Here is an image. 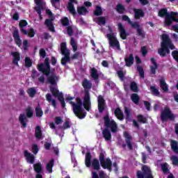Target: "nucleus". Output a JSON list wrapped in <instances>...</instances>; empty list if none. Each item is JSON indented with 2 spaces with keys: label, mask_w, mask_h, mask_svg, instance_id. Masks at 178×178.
<instances>
[{
  "label": "nucleus",
  "mask_w": 178,
  "mask_h": 178,
  "mask_svg": "<svg viewBox=\"0 0 178 178\" xmlns=\"http://www.w3.org/2000/svg\"><path fill=\"white\" fill-rule=\"evenodd\" d=\"M38 72H41L42 74L47 77V83L52 86L50 88V91L56 98H59L60 96L63 95L62 92H59V90L55 86H58V80L59 76L54 72L51 73V64H49V58L47 57L44 59V63H40L37 65Z\"/></svg>",
  "instance_id": "obj_1"
},
{
  "label": "nucleus",
  "mask_w": 178,
  "mask_h": 178,
  "mask_svg": "<svg viewBox=\"0 0 178 178\" xmlns=\"http://www.w3.org/2000/svg\"><path fill=\"white\" fill-rule=\"evenodd\" d=\"M74 99V97L67 96L65 98V101H70V104L72 105L73 108V112L79 119H84L87 114L84 112L83 109V106L85 108L86 111L90 112L91 110V97L90 96V92L87 90H85V96L83 97V102L81 101L80 97H76V103L72 102Z\"/></svg>",
  "instance_id": "obj_2"
},
{
  "label": "nucleus",
  "mask_w": 178,
  "mask_h": 178,
  "mask_svg": "<svg viewBox=\"0 0 178 178\" xmlns=\"http://www.w3.org/2000/svg\"><path fill=\"white\" fill-rule=\"evenodd\" d=\"M91 159L92 161H91ZM85 165L86 168H92L94 170H100L101 166L103 169H107L112 172V160L109 157L105 159V152H101L99 154V160L97 158L92 159L90 152H87L85 156Z\"/></svg>",
  "instance_id": "obj_3"
},
{
  "label": "nucleus",
  "mask_w": 178,
  "mask_h": 178,
  "mask_svg": "<svg viewBox=\"0 0 178 178\" xmlns=\"http://www.w3.org/2000/svg\"><path fill=\"white\" fill-rule=\"evenodd\" d=\"M170 49H176V47L172 42V39L169 37V35L163 33L161 35V48L158 49V54L162 58H165L166 55L170 54Z\"/></svg>",
  "instance_id": "obj_4"
},
{
  "label": "nucleus",
  "mask_w": 178,
  "mask_h": 178,
  "mask_svg": "<svg viewBox=\"0 0 178 178\" xmlns=\"http://www.w3.org/2000/svg\"><path fill=\"white\" fill-rule=\"evenodd\" d=\"M158 16L159 17H165L164 24L169 27L172 26V23L175 22V23H178V13L171 11L170 13H168V9L166 8H161L158 13Z\"/></svg>",
  "instance_id": "obj_5"
},
{
  "label": "nucleus",
  "mask_w": 178,
  "mask_h": 178,
  "mask_svg": "<svg viewBox=\"0 0 178 178\" xmlns=\"http://www.w3.org/2000/svg\"><path fill=\"white\" fill-rule=\"evenodd\" d=\"M104 121L105 129L103 131L102 134H111V133L116 134V133H118L119 128L115 120H111L108 115H105L104 117Z\"/></svg>",
  "instance_id": "obj_6"
},
{
  "label": "nucleus",
  "mask_w": 178,
  "mask_h": 178,
  "mask_svg": "<svg viewBox=\"0 0 178 178\" xmlns=\"http://www.w3.org/2000/svg\"><path fill=\"white\" fill-rule=\"evenodd\" d=\"M108 30L109 33H111L106 35L108 40L109 47H111V48H116V49L120 51V43L115 37V33H113V29H112L111 26H108Z\"/></svg>",
  "instance_id": "obj_7"
},
{
  "label": "nucleus",
  "mask_w": 178,
  "mask_h": 178,
  "mask_svg": "<svg viewBox=\"0 0 178 178\" xmlns=\"http://www.w3.org/2000/svg\"><path fill=\"white\" fill-rule=\"evenodd\" d=\"M26 115L24 114H20L19 116V122L21 124V127H23L24 129H26L27 127V123L29 122V119L33 118V115H34V113H33V109H31V107H28L25 110ZM27 118L29 119H27Z\"/></svg>",
  "instance_id": "obj_8"
},
{
  "label": "nucleus",
  "mask_w": 178,
  "mask_h": 178,
  "mask_svg": "<svg viewBox=\"0 0 178 178\" xmlns=\"http://www.w3.org/2000/svg\"><path fill=\"white\" fill-rule=\"evenodd\" d=\"M176 119V116L175 114L172 113V110L168 106L164 107L163 111L161 113V122H167V120H171V122H174Z\"/></svg>",
  "instance_id": "obj_9"
},
{
  "label": "nucleus",
  "mask_w": 178,
  "mask_h": 178,
  "mask_svg": "<svg viewBox=\"0 0 178 178\" xmlns=\"http://www.w3.org/2000/svg\"><path fill=\"white\" fill-rule=\"evenodd\" d=\"M136 177L137 178H154L152 175V172L151 171V168L147 165H143L142 171L138 170L136 172Z\"/></svg>",
  "instance_id": "obj_10"
},
{
  "label": "nucleus",
  "mask_w": 178,
  "mask_h": 178,
  "mask_svg": "<svg viewBox=\"0 0 178 178\" xmlns=\"http://www.w3.org/2000/svg\"><path fill=\"white\" fill-rule=\"evenodd\" d=\"M125 143L122 145V148L127 147L129 151H133V136L131 134H124Z\"/></svg>",
  "instance_id": "obj_11"
},
{
  "label": "nucleus",
  "mask_w": 178,
  "mask_h": 178,
  "mask_svg": "<svg viewBox=\"0 0 178 178\" xmlns=\"http://www.w3.org/2000/svg\"><path fill=\"white\" fill-rule=\"evenodd\" d=\"M105 99H104V96L99 95L97 97V108L99 111V113H102L104 111H105L106 105H105Z\"/></svg>",
  "instance_id": "obj_12"
},
{
  "label": "nucleus",
  "mask_w": 178,
  "mask_h": 178,
  "mask_svg": "<svg viewBox=\"0 0 178 178\" xmlns=\"http://www.w3.org/2000/svg\"><path fill=\"white\" fill-rule=\"evenodd\" d=\"M36 7H35V10L37 12L39 15L40 20H42V12L41 10H44V6L42 4V0H34Z\"/></svg>",
  "instance_id": "obj_13"
},
{
  "label": "nucleus",
  "mask_w": 178,
  "mask_h": 178,
  "mask_svg": "<svg viewBox=\"0 0 178 178\" xmlns=\"http://www.w3.org/2000/svg\"><path fill=\"white\" fill-rule=\"evenodd\" d=\"M129 24L132 27V29H136L139 37L145 38V32H143V30L140 28V24H138V22H133L131 21V23H129Z\"/></svg>",
  "instance_id": "obj_14"
},
{
  "label": "nucleus",
  "mask_w": 178,
  "mask_h": 178,
  "mask_svg": "<svg viewBox=\"0 0 178 178\" xmlns=\"http://www.w3.org/2000/svg\"><path fill=\"white\" fill-rule=\"evenodd\" d=\"M74 3L77 5L79 3V1L77 0H69V2L67 3V10H69L70 13L73 15V16H76V9L74 8Z\"/></svg>",
  "instance_id": "obj_15"
},
{
  "label": "nucleus",
  "mask_w": 178,
  "mask_h": 178,
  "mask_svg": "<svg viewBox=\"0 0 178 178\" xmlns=\"http://www.w3.org/2000/svg\"><path fill=\"white\" fill-rule=\"evenodd\" d=\"M118 29L120 31V37L122 40H126L127 38V32H126V29H124V26H123L122 23L119 22L118 24Z\"/></svg>",
  "instance_id": "obj_16"
},
{
  "label": "nucleus",
  "mask_w": 178,
  "mask_h": 178,
  "mask_svg": "<svg viewBox=\"0 0 178 178\" xmlns=\"http://www.w3.org/2000/svg\"><path fill=\"white\" fill-rule=\"evenodd\" d=\"M24 156H25L26 161L29 163H31V165H33L34 162H35V156H34V154L29 152L28 150L24 151Z\"/></svg>",
  "instance_id": "obj_17"
},
{
  "label": "nucleus",
  "mask_w": 178,
  "mask_h": 178,
  "mask_svg": "<svg viewBox=\"0 0 178 178\" xmlns=\"http://www.w3.org/2000/svg\"><path fill=\"white\" fill-rule=\"evenodd\" d=\"M13 37L14 38V41L17 45V47H22V39H20V35L19 34V29L14 30L13 33Z\"/></svg>",
  "instance_id": "obj_18"
},
{
  "label": "nucleus",
  "mask_w": 178,
  "mask_h": 178,
  "mask_svg": "<svg viewBox=\"0 0 178 178\" xmlns=\"http://www.w3.org/2000/svg\"><path fill=\"white\" fill-rule=\"evenodd\" d=\"M90 76L92 79L95 81L96 84L99 83V74H98V70L95 67H92L90 69Z\"/></svg>",
  "instance_id": "obj_19"
},
{
  "label": "nucleus",
  "mask_w": 178,
  "mask_h": 178,
  "mask_svg": "<svg viewBox=\"0 0 178 178\" xmlns=\"http://www.w3.org/2000/svg\"><path fill=\"white\" fill-rule=\"evenodd\" d=\"M124 62H125V65L127 67H131L134 64V56H133V54H129V56H126L124 58Z\"/></svg>",
  "instance_id": "obj_20"
},
{
  "label": "nucleus",
  "mask_w": 178,
  "mask_h": 178,
  "mask_svg": "<svg viewBox=\"0 0 178 178\" xmlns=\"http://www.w3.org/2000/svg\"><path fill=\"white\" fill-rule=\"evenodd\" d=\"M10 55H12L13 59V64L15 65V66H19V62L20 60V53L17 51H13L11 52Z\"/></svg>",
  "instance_id": "obj_21"
},
{
  "label": "nucleus",
  "mask_w": 178,
  "mask_h": 178,
  "mask_svg": "<svg viewBox=\"0 0 178 178\" xmlns=\"http://www.w3.org/2000/svg\"><path fill=\"white\" fill-rule=\"evenodd\" d=\"M54 18L47 19L44 21V24L52 33H55V26H54Z\"/></svg>",
  "instance_id": "obj_22"
},
{
  "label": "nucleus",
  "mask_w": 178,
  "mask_h": 178,
  "mask_svg": "<svg viewBox=\"0 0 178 178\" xmlns=\"http://www.w3.org/2000/svg\"><path fill=\"white\" fill-rule=\"evenodd\" d=\"M64 57L61 58L60 63L63 66H67V63H70L72 60L70 58V53H65Z\"/></svg>",
  "instance_id": "obj_23"
},
{
  "label": "nucleus",
  "mask_w": 178,
  "mask_h": 178,
  "mask_svg": "<svg viewBox=\"0 0 178 178\" xmlns=\"http://www.w3.org/2000/svg\"><path fill=\"white\" fill-rule=\"evenodd\" d=\"M136 20H140V17H144V11L141 9L133 8Z\"/></svg>",
  "instance_id": "obj_24"
},
{
  "label": "nucleus",
  "mask_w": 178,
  "mask_h": 178,
  "mask_svg": "<svg viewBox=\"0 0 178 178\" xmlns=\"http://www.w3.org/2000/svg\"><path fill=\"white\" fill-rule=\"evenodd\" d=\"M150 60L153 65H150V72L152 74H156V70H158V63H156V60L154 58H151Z\"/></svg>",
  "instance_id": "obj_25"
},
{
  "label": "nucleus",
  "mask_w": 178,
  "mask_h": 178,
  "mask_svg": "<svg viewBox=\"0 0 178 178\" xmlns=\"http://www.w3.org/2000/svg\"><path fill=\"white\" fill-rule=\"evenodd\" d=\"M92 178H106L108 177V175H106V173H105V172H104V170H100L99 172V176L97 172H92Z\"/></svg>",
  "instance_id": "obj_26"
},
{
  "label": "nucleus",
  "mask_w": 178,
  "mask_h": 178,
  "mask_svg": "<svg viewBox=\"0 0 178 178\" xmlns=\"http://www.w3.org/2000/svg\"><path fill=\"white\" fill-rule=\"evenodd\" d=\"M114 115L117 117L118 119H119V120H123V119H124L123 112H122V110L119 107L116 108L114 111Z\"/></svg>",
  "instance_id": "obj_27"
},
{
  "label": "nucleus",
  "mask_w": 178,
  "mask_h": 178,
  "mask_svg": "<svg viewBox=\"0 0 178 178\" xmlns=\"http://www.w3.org/2000/svg\"><path fill=\"white\" fill-rule=\"evenodd\" d=\"M82 87H83L85 90H90L92 88V83H91V81H88V79H84L82 81Z\"/></svg>",
  "instance_id": "obj_28"
},
{
  "label": "nucleus",
  "mask_w": 178,
  "mask_h": 178,
  "mask_svg": "<svg viewBox=\"0 0 178 178\" xmlns=\"http://www.w3.org/2000/svg\"><path fill=\"white\" fill-rule=\"evenodd\" d=\"M46 99L49 104L51 103V105L53 107H54V108H56V100L52 99V95L47 93L46 95Z\"/></svg>",
  "instance_id": "obj_29"
},
{
  "label": "nucleus",
  "mask_w": 178,
  "mask_h": 178,
  "mask_svg": "<svg viewBox=\"0 0 178 178\" xmlns=\"http://www.w3.org/2000/svg\"><path fill=\"white\" fill-rule=\"evenodd\" d=\"M115 10L120 15H123L124 12H126V8L124 7V6H123V4L118 3L115 7Z\"/></svg>",
  "instance_id": "obj_30"
},
{
  "label": "nucleus",
  "mask_w": 178,
  "mask_h": 178,
  "mask_svg": "<svg viewBox=\"0 0 178 178\" xmlns=\"http://www.w3.org/2000/svg\"><path fill=\"white\" fill-rule=\"evenodd\" d=\"M33 170L38 175H41L42 172V165H41V163L33 164Z\"/></svg>",
  "instance_id": "obj_31"
},
{
  "label": "nucleus",
  "mask_w": 178,
  "mask_h": 178,
  "mask_svg": "<svg viewBox=\"0 0 178 178\" xmlns=\"http://www.w3.org/2000/svg\"><path fill=\"white\" fill-rule=\"evenodd\" d=\"M131 99L135 105L140 104V96L137 93H132L131 95Z\"/></svg>",
  "instance_id": "obj_32"
},
{
  "label": "nucleus",
  "mask_w": 178,
  "mask_h": 178,
  "mask_svg": "<svg viewBox=\"0 0 178 178\" xmlns=\"http://www.w3.org/2000/svg\"><path fill=\"white\" fill-rule=\"evenodd\" d=\"M160 166L164 175H168V173H170V170H169V164H168V163H161Z\"/></svg>",
  "instance_id": "obj_33"
},
{
  "label": "nucleus",
  "mask_w": 178,
  "mask_h": 178,
  "mask_svg": "<svg viewBox=\"0 0 178 178\" xmlns=\"http://www.w3.org/2000/svg\"><path fill=\"white\" fill-rule=\"evenodd\" d=\"M160 87L164 92H168V91H169V87L163 79L160 80Z\"/></svg>",
  "instance_id": "obj_34"
},
{
  "label": "nucleus",
  "mask_w": 178,
  "mask_h": 178,
  "mask_svg": "<svg viewBox=\"0 0 178 178\" xmlns=\"http://www.w3.org/2000/svg\"><path fill=\"white\" fill-rule=\"evenodd\" d=\"M171 149L175 152V154H178V142L176 140H171Z\"/></svg>",
  "instance_id": "obj_35"
},
{
  "label": "nucleus",
  "mask_w": 178,
  "mask_h": 178,
  "mask_svg": "<svg viewBox=\"0 0 178 178\" xmlns=\"http://www.w3.org/2000/svg\"><path fill=\"white\" fill-rule=\"evenodd\" d=\"M137 120L139 123H142V124H145L148 123V119H147V118H145L143 115H138Z\"/></svg>",
  "instance_id": "obj_36"
},
{
  "label": "nucleus",
  "mask_w": 178,
  "mask_h": 178,
  "mask_svg": "<svg viewBox=\"0 0 178 178\" xmlns=\"http://www.w3.org/2000/svg\"><path fill=\"white\" fill-rule=\"evenodd\" d=\"M60 51L62 55L65 54H70V51H69V49H67V47H66V42H61Z\"/></svg>",
  "instance_id": "obj_37"
},
{
  "label": "nucleus",
  "mask_w": 178,
  "mask_h": 178,
  "mask_svg": "<svg viewBox=\"0 0 178 178\" xmlns=\"http://www.w3.org/2000/svg\"><path fill=\"white\" fill-rule=\"evenodd\" d=\"M26 92L31 98H34L35 94H37V90H35V88H29Z\"/></svg>",
  "instance_id": "obj_38"
},
{
  "label": "nucleus",
  "mask_w": 178,
  "mask_h": 178,
  "mask_svg": "<svg viewBox=\"0 0 178 178\" xmlns=\"http://www.w3.org/2000/svg\"><path fill=\"white\" fill-rule=\"evenodd\" d=\"M55 165V160L51 159L47 165V170L49 171V173H51L52 172V168H54Z\"/></svg>",
  "instance_id": "obj_39"
},
{
  "label": "nucleus",
  "mask_w": 178,
  "mask_h": 178,
  "mask_svg": "<svg viewBox=\"0 0 178 178\" xmlns=\"http://www.w3.org/2000/svg\"><path fill=\"white\" fill-rule=\"evenodd\" d=\"M77 13L79 15H86L88 13V10L84 6L77 7Z\"/></svg>",
  "instance_id": "obj_40"
},
{
  "label": "nucleus",
  "mask_w": 178,
  "mask_h": 178,
  "mask_svg": "<svg viewBox=\"0 0 178 178\" xmlns=\"http://www.w3.org/2000/svg\"><path fill=\"white\" fill-rule=\"evenodd\" d=\"M93 13L95 16H101L103 13L102 8L100 6H97Z\"/></svg>",
  "instance_id": "obj_41"
},
{
  "label": "nucleus",
  "mask_w": 178,
  "mask_h": 178,
  "mask_svg": "<svg viewBox=\"0 0 178 178\" xmlns=\"http://www.w3.org/2000/svg\"><path fill=\"white\" fill-rule=\"evenodd\" d=\"M136 70L138 72L140 76L141 79H144L145 75H144V68L141 67V65H138L136 67Z\"/></svg>",
  "instance_id": "obj_42"
},
{
  "label": "nucleus",
  "mask_w": 178,
  "mask_h": 178,
  "mask_svg": "<svg viewBox=\"0 0 178 178\" xmlns=\"http://www.w3.org/2000/svg\"><path fill=\"white\" fill-rule=\"evenodd\" d=\"M37 118H41L44 115V111L40 107L36 106L35 108Z\"/></svg>",
  "instance_id": "obj_43"
},
{
  "label": "nucleus",
  "mask_w": 178,
  "mask_h": 178,
  "mask_svg": "<svg viewBox=\"0 0 178 178\" xmlns=\"http://www.w3.org/2000/svg\"><path fill=\"white\" fill-rule=\"evenodd\" d=\"M70 44L72 47L74 52H76V51H77V42L74 40V38H71Z\"/></svg>",
  "instance_id": "obj_44"
},
{
  "label": "nucleus",
  "mask_w": 178,
  "mask_h": 178,
  "mask_svg": "<svg viewBox=\"0 0 178 178\" xmlns=\"http://www.w3.org/2000/svg\"><path fill=\"white\" fill-rule=\"evenodd\" d=\"M60 23L62 26H63L64 27H67V26H69L70 24L69 18H67V17H64L60 19Z\"/></svg>",
  "instance_id": "obj_45"
},
{
  "label": "nucleus",
  "mask_w": 178,
  "mask_h": 178,
  "mask_svg": "<svg viewBox=\"0 0 178 178\" xmlns=\"http://www.w3.org/2000/svg\"><path fill=\"white\" fill-rule=\"evenodd\" d=\"M124 113L126 115V120H130L131 119V113L129 108L124 107Z\"/></svg>",
  "instance_id": "obj_46"
},
{
  "label": "nucleus",
  "mask_w": 178,
  "mask_h": 178,
  "mask_svg": "<svg viewBox=\"0 0 178 178\" xmlns=\"http://www.w3.org/2000/svg\"><path fill=\"white\" fill-rule=\"evenodd\" d=\"M130 88L134 92H137V91H138V86H137V83L134 81L131 83Z\"/></svg>",
  "instance_id": "obj_47"
},
{
  "label": "nucleus",
  "mask_w": 178,
  "mask_h": 178,
  "mask_svg": "<svg viewBox=\"0 0 178 178\" xmlns=\"http://www.w3.org/2000/svg\"><path fill=\"white\" fill-rule=\"evenodd\" d=\"M58 98V100L61 104L62 108H65L66 103L65 102V97L63 96V94L61 96H59Z\"/></svg>",
  "instance_id": "obj_48"
},
{
  "label": "nucleus",
  "mask_w": 178,
  "mask_h": 178,
  "mask_svg": "<svg viewBox=\"0 0 178 178\" xmlns=\"http://www.w3.org/2000/svg\"><path fill=\"white\" fill-rule=\"evenodd\" d=\"M25 66L26 67H31L33 66V61L29 57L25 58Z\"/></svg>",
  "instance_id": "obj_49"
},
{
  "label": "nucleus",
  "mask_w": 178,
  "mask_h": 178,
  "mask_svg": "<svg viewBox=\"0 0 178 178\" xmlns=\"http://www.w3.org/2000/svg\"><path fill=\"white\" fill-rule=\"evenodd\" d=\"M150 90H151L153 95H155L156 97H158V95H159V94H161L159 92V90L157 88H156L155 86H150Z\"/></svg>",
  "instance_id": "obj_50"
},
{
  "label": "nucleus",
  "mask_w": 178,
  "mask_h": 178,
  "mask_svg": "<svg viewBox=\"0 0 178 178\" xmlns=\"http://www.w3.org/2000/svg\"><path fill=\"white\" fill-rule=\"evenodd\" d=\"M106 19H105V17H99L97 18V24L101 26V24H106Z\"/></svg>",
  "instance_id": "obj_51"
},
{
  "label": "nucleus",
  "mask_w": 178,
  "mask_h": 178,
  "mask_svg": "<svg viewBox=\"0 0 178 178\" xmlns=\"http://www.w3.org/2000/svg\"><path fill=\"white\" fill-rule=\"evenodd\" d=\"M170 160L172 161L174 166H178V157L177 156H172L170 157Z\"/></svg>",
  "instance_id": "obj_52"
},
{
  "label": "nucleus",
  "mask_w": 178,
  "mask_h": 178,
  "mask_svg": "<svg viewBox=\"0 0 178 178\" xmlns=\"http://www.w3.org/2000/svg\"><path fill=\"white\" fill-rule=\"evenodd\" d=\"M27 24H29L27 21H26L25 19H22L19 21V29H24V27H26V26H27Z\"/></svg>",
  "instance_id": "obj_53"
},
{
  "label": "nucleus",
  "mask_w": 178,
  "mask_h": 178,
  "mask_svg": "<svg viewBox=\"0 0 178 178\" xmlns=\"http://www.w3.org/2000/svg\"><path fill=\"white\" fill-rule=\"evenodd\" d=\"M140 52L142 54V56H147V54H148V50L147 49V46H143L140 48Z\"/></svg>",
  "instance_id": "obj_54"
},
{
  "label": "nucleus",
  "mask_w": 178,
  "mask_h": 178,
  "mask_svg": "<svg viewBox=\"0 0 178 178\" xmlns=\"http://www.w3.org/2000/svg\"><path fill=\"white\" fill-rule=\"evenodd\" d=\"M38 151H40V149L38 148V145L33 144L32 145V152L35 154L37 155L38 154Z\"/></svg>",
  "instance_id": "obj_55"
},
{
  "label": "nucleus",
  "mask_w": 178,
  "mask_h": 178,
  "mask_svg": "<svg viewBox=\"0 0 178 178\" xmlns=\"http://www.w3.org/2000/svg\"><path fill=\"white\" fill-rule=\"evenodd\" d=\"M117 74L119 79L121 80V81H123V80H124V73L123 72V71L122 70L118 71Z\"/></svg>",
  "instance_id": "obj_56"
},
{
  "label": "nucleus",
  "mask_w": 178,
  "mask_h": 178,
  "mask_svg": "<svg viewBox=\"0 0 178 178\" xmlns=\"http://www.w3.org/2000/svg\"><path fill=\"white\" fill-rule=\"evenodd\" d=\"M39 55L40 56V58H45V56H47V51H45V49H40L39 51Z\"/></svg>",
  "instance_id": "obj_57"
},
{
  "label": "nucleus",
  "mask_w": 178,
  "mask_h": 178,
  "mask_svg": "<svg viewBox=\"0 0 178 178\" xmlns=\"http://www.w3.org/2000/svg\"><path fill=\"white\" fill-rule=\"evenodd\" d=\"M34 35H35V31H34V29L31 28L28 33V37L33 38L34 37Z\"/></svg>",
  "instance_id": "obj_58"
},
{
  "label": "nucleus",
  "mask_w": 178,
  "mask_h": 178,
  "mask_svg": "<svg viewBox=\"0 0 178 178\" xmlns=\"http://www.w3.org/2000/svg\"><path fill=\"white\" fill-rule=\"evenodd\" d=\"M79 56H80V52L76 51L70 57V59L71 60H74L75 59H79Z\"/></svg>",
  "instance_id": "obj_59"
},
{
  "label": "nucleus",
  "mask_w": 178,
  "mask_h": 178,
  "mask_svg": "<svg viewBox=\"0 0 178 178\" xmlns=\"http://www.w3.org/2000/svg\"><path fill=\"white\" fill-rule=\"evenodd\" d=\"M122 19L124 22H127L128 24H130V23H131V20L130 19L129 16L126 15H122Z\"/></svg>",
  "instance_id": "obj_60"
},
{
  "label": "nucleus",
  "mask_w": 178,
  "mask_h": 178,
  "mask_svg": "<svg viewBox=\"0 0 178 178\" xmlns=\"http://www.w3.org/2000/svg\"><path fill=\"white\" fill-rule=\"evenodd\" d=\"M143 104L147 109V111H151V103L148 101H144Z\"/></svg>",
  "instance_id": "obj_61"
},
{
  "label": "nucleus",
  "mask_w": 178,
  "mask_h": 178,
  "mask_svg": "<svg viewBox=\"0 0 178 178\" xmlns=\"http://www.w3.org/2000/svg\"><path fill=\"white\" fill-rule=\"evenodd\" d=\"M67 33L68 35L72 37V35H73V28L70 26H67Z\"/></svg>",
  "instance_id": "obj_62"
},
{
  "label": "nucleus",
  "mask_w": 178,
  "mask_h": 178,
  "mask_svg": "<svg viewBox=\"0 0 178 178\" xmlns=\"http://www.w3.org/2000/svg\"><path fill=\"white\" fill-rule=\"evenodd\" d=\"M35 134H42V131L41 130V127L36 126L35 129Z\"/></svg>",
  "instance_id": "obj_63"
},
{
  "label": "nucleus",
  "mask_w": 178,
  "mask_h": 178,
  "mask_svg": "<svg viewBox=\"0 0 178 178\" xmlns=\"http://www.w3.org/2000/svg\"><path fill=\"white\" fill-rule=\"evenodd\" d=\"M54 122L56 123V124H60V123H62L63 120H62V118L60 117H56Z\"/></svg>",
  "instance_id": "obj_64"
}]
</instances>
